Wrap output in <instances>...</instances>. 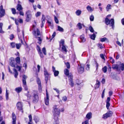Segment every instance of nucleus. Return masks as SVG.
<instances>
[{"label": "nucleus", "instance_id": "58836bf2", "mask_svg": "<svg viewBox=\"0 0 124 124\" xmlns=\"http://www.w3.org/2000/svg\"><path fill=\"white\" fill-rule=\"evenodd\" d=\"M64 40H61L60 43V46H61L64 45Z\"/></svg>", "mask_w": 124, "mask_h": 124}, {"label": "nucleus", "instance_id": "49530a36", "mask_svg": "<svg viewBox=\"0 0 124 124\" xmlns=\"http://www.w3.org/2000/svg\"><path fill=\"white\" fill-rule=\"evenodd\" d=\"M8 93L7 92V89L6 90V98L7 100H8Z\"/></svg>", "mask_w": 124, "mask_h": 124}, {"label": "nucleus", "instance_id": "a211bd4d", "mask_svg": "<svg viewBox=\"0 0 124 124\" xmlns=\"http://www.w3.org/2000/svg\"><path fill=\"white\" fill-rule=\"evenodd\" d=\"M22 89V88L21 87H18L16 88L15 89V91L17 93H19L21 92Z\"/></svg>", "mask_w": 124, "mask_h": 124}, {"label": "nucleus", "instance_id": "13d9d810", "mask_svg": "<svg viewBox=\"0 0 124 124\" xmlns=\"http://www.w3.org/2000/svg\"><path fill=\"white\" fill-rule=\"evenodd\" d=\"M65 64L66 65V66L68 68H69L70 67V65L69 63L68 62L65 63Z\"/></svg>", "mask_w": 124, "mask_h": 124}, {"label": "nucleus", "instance_id": "680f3d73", "mask_svg": "<svg viewBox=\"0 0 124 124\" xmlns=\"http://www.w3.org/2000/svg\"><path fill=\"white\" fill-rule=\"evenodd\" d=\"M108 117V115L106 113L103 115V118H107Z\"/></svg>", "mask_w": 124, "mask_h": 124}, {"label": "nucleus", "instance_id": "774afa93", "mask_svg": "<svg viewBox=\"0 0 124 124\" xmlns=\"http://www.w3.org/2000/svg\"><path fill=\"white\" fill-rule=\"evenodd\" d=\"M98 47L101 48H102L103 47L102 45L100 43H99L98 44Z\"/></svg>", "mask_w": 124, "mask_h": 124}, {"label": "nucleus", "instance_id": "37998d69", "mask_svg": "<svg viewBox=\"0 0 124 124\" xmlns=\"http://www.w3.org/2000/svg\"><path fill=\"white\" fill-rule=\"evenodd\" d=\"M100 83V82L98 81H97L96 85V87L97 88H98L99 87Z\"/></svg>", "mask_w": 124, "mask_h": 124}, {"label": "nucleus", "instance_id": "20e7f679", "mask_svg": "<svg viewBox=\"0 0 124 124\" xmlns=\"http://www.w3.org/2000/svg\"><path fill=\"white\" fill-rule=\"evenodd\" d=\"M114 20L113 19H111L109 20L107 18H106L105 19V23L108 25L109 24L110 26L112 27L113 29L114 25Z\"/></svg>", "mask_w": 124, "mask_h": 124}, {"label": "nucleus", "instance_id": "9d476101", "mask_svg": "<svg viewBox=\"0 0 124 124\" xmlns=\"http://www.w3.org/2000/svg\"><path fill=\"white\" fill-rule=\"evenodd\" d=\"M26 21L27 22L29 21L30 20L31 17V12L30 11H28L26 13Z\"/></svg>", "mask_w": 124, "mask_h": 124}, {"label": "nucleus", "instance_id": "ddd939ff", "mask_svg": "<svg viewBox=\"0 0 124 124\" xmlns=\"http://www.w3.org/2000/svg\"><path fill=\"white\" fill-rule=\"evenodd\" d=\"M37 82L38 85L39 90V91H41L42 89L41 82L40 79L38 77H37Z\"/></svg>", "mask_w": 124, "mask_h": 124}, {"label": "nucleus", "instance_id": "052dcab7", "mask_svg": "<svg viewBox=\"0 0 124 124\" xmlns=\"http://www.w3.org/2000/svg\"><path fill=\"white\" fill-rule=\"evenodd\" d=\"M105 89H104L103 91L101 94V97L102 98H103L104 95V93L105 92Z\"/></svg>", "mask_w": 124, "mask_h": 124}, {"label": "nucleus", "instance_id": "338daca9", "mask_svg": "<svg viewBox=\"0 0 124 124\" xmlns=\"http://www.w3.org/2000/svg\"><path fill=\"white\" fill-rule=\"evenodd\" d=\"M110 105V104L109 103H106V107L108 109Z\"/></svg>", "mask_w": 124, "mask_h": 124}, {"label": "nucleus", "instance_id": "423d86ee", "mask_svg": "<svg viewBox=\"0 0 124 124\" xmlns=\"http://www.w3.org/2000/svg\"><path fill=\"white\" fill-rule=\"evenodd\" d=\"M27 77L25 75H23V87L25 88V89L27 90L28 89L26 85V79L27 78Z\"/></svg>", "mask_w": 124, "mask_h": 124}, {"label": "nucleus", "instance_id": "864d4df0", "mask_svg": "<svg viewBox=\"0 0 124 124\" xmlns=\"http://www.w3.org/2000/svg\"><path fill=\"white\" fill-rule=\"evenodd\" d=\"M90 65L89 64H87L85 68L86 70H89L90 69Z\"/></svg>", "mask_w": 124, "mask_h": 124}, {"label": "nucleus", "instance_id": "a19ab883", "mask_svg": "<svg viewBox=\"0 0 124 124\" xmlns=\"http://www.w3.org/2000/svg\"><path fill=\"white\" fill-rule=\"evenodd\" d=\"M53 72L54 75L55 77L57 76L59 74V72L58 71L56 70L54 71Z\"/></svg>", "mask_w": 124, "mask_h": 124}, {"label": "nucleus", "instance_id": "5701e85b", "mask_svg": "<svg viewBox=\"0 0 124 124\" xmlns=\"http://www.w3.org/2000/svg\"><path fill=\"white\" fill-rule=\"evenodd\" d=\"M54 121L53 123V124H59V122L58 121V117H57V119H56L55 117H54Z\"/></svg>", "mask_w": 124, "mask_h": 124}, {"label": "nucleus", "instance_id": "a18cd8bd", "mask_svg": "<svg viewBox=\"0 0 124 124\" xmlns=\"http://www.w3.org/2000/svg\"><path fill=\"white\" fill-rule=\"evenodd\" d=\"M108 39L106 38H104L100 39V41L101 42H104L105 40H108Z\"/></svg>", "mask_w": 124, "mask_h": 124}, {"label": "nucleus", "instance_id": "4468645a", "mask_svg": "<svg viewBox=\"0 0 124 124\" xmlns=\"http://www.w3.org/2000/svg\"><path fill=\"white\" fill-rule=\"evenodd\" d=\"M45 17L44 15H42V17L41 19L42 23L41 27H43L45 23Z\"/></svg>", "mask_w": 124, "mask_h": 124}, {"label": "nucleus", "instance_id": "2eb2a0df", "mask_svg": "<svg viewBox=\"0 0 124 124\" xmlns=\"http://www.w3.org/2000/svg\"><path fill=\"white\" fill-rule=\"evenodd\" d=\"M73 76L69 78V81L70 82V85L73 87L74 85V84L73 81Z\"/></svg>", "mask_w": 124, "mask_h": 124}, {"label": "nucleus", "instance_id": "39448f33", "mask_svg": "<svg viewBox=\"0 0 124 124\" xmlns=\"http://www.w3.org/2000/svg\"><path fill=\"white\" fill-rule=\"evenodd\" d=\"M10 65L13 67H16L19 71L21 70V67L18 66L17 63H16L14 60L11 61L10 62Z\"/></svg>", "mask_w": 124, "mask_h": 124}, {"label": "nucleus", "instance_id": "dca6fc26", "mask_svg": "<svg viewBox=\"0 0 124 124\" xmlns=\"http://www.w3.org/2000/svg\"><path fill=\"white\" fill-rule=\"evenodd\" d=\"M12 118L13 120L12 123L13 124H16V116L15 114L13 113L12 114Z\"/></svg>", "mask_w": 124, "mask_h": 124}, {"label": "nucleus", "instance_id": "603ef678", "mask_svg": "<svg viewBox=\"0 0 124 124\" xmlns=\"http://www.w3.org/2000/svg\"><path fill=\"white\" fill-rule=\"evenodd\" d=\"M95 35L93 34L91 35L90 36V38L92 39H93V40L95 39Z\"/></svg>", "mask_w": 124, "mask_h": 124}, {"label": "nucleus", "instance_id": "f257e3e1", "mask_svg": "<svg viewBox=\"0 0 124 124\" xmlns=\"http://www.w3.org/2000/svg\"><path fill=\"white\" fill-rule=\"evenodd\" d=\"M53 112L54 117H55L56 119H57V117H58L60 113V109L59 108L58 106L56 105L53 106Z\"/></svg>", "mask_w": 124, "mask_h": 124}, {"label": "nucleus", "instance_id": "de8ad7c7", "mask_svg": "<svg viewBox=\"0 0 124 124\" xmlns=\"http://www.w3.org/2000/svg\"><path fill=\"white\" fill-rule=\"evenodd\" d=\"M94 17L93 15H91L90 17V19L91 21H93L94 20Z\"/></svg>", "mask_w": 124, "mask_h": 124}, {"label": "nucleus", "instance_id": "c03bdc74", "mask_svg": "<svg viewBox=\"0 0 124 124\" xmlns=\"http://www.w3.org/2000/svg\"><path fill=\"white\" fill-rule=\"evenodd\" d=\"M54 20L55 23H59V21L57 17L55 16H54Z\"/></svg>", "mask_w": 124, "mask_h": 124}, {"label": "nucleus", "instance_id": "7c9ffc66", "mask_svg": "<svg viewBox=\"0 0 124 124\" xmlns=\"http://www.w3.org/2000/svg\"><path fill=\"white\" fill-rule=\"evenodd\" d=\"M62 51L65 52V53H66L67 50L65 45L62 46Z\"/></svg>", "mask_w": 124, "mask_h": 124}, {"label": "nucleus", "instance_id": "412c9836", "mask_svg": "<svg viewBox=\"0 0 124 124\" xmlns=\"http://www.w3.org/2000/svg\"><path fill=\"white\" fill-rule=\"evenodd\" d=\"M16 44L14 42H12L10 43V46L11 48H14L16 47Z\"/></svg>", "mask_w": 124, "mask_h": 124}, {"label": "nucleus", "instance_id": "4be33fe9", "mask_svg": "<svg viewBox=\"0 0 124 124\" xmlns=\"http://www.w3.org/2000/svg\"><path fill=\"white\" fill-rule=\"evenodd\" d=\"M109 76L110 78L113 79L115 80L116 79V77L114 75V74L113 73H111Z\"/></svg>", "mask_w": 124, "mask_h": 124}, {"label": "nucleus", "instance_id": "a878e982", "mask_svg": "<svg viewBox=\"0 0 124 124\" xmlns=\"http://www.w3.org/2000/svg\"><path fill=\"white\" fill-rule=\"evenodd\" d=\"M92 113L91 112L88 113L86 115V117L88 119H90L92 117Z\"/></svg>", "mask_w": 124, "mask_h": 124}, {"label": "nucleus", "instance_id": "473e14b6", "mask_svg": "<svg viewBox=\"0 0 124 124\" xmlns=\"http://www.w3.org/2000/svg\"><path fill=\"white\" fill-rule=\"evenodd\" d=\"M3 24L2 23H0V33H3L4 32L2 30V26Z\"/></svg>", "mask_w": 124, "mask_h": 124}, {"label": "nucleus", "instance_id": "aec40b11", "mask_svg": "<svg viewBox=\"0 0 124 124\" xmlns=\"http://www.w3.org/2000/svg\"><path fill=\"white\" fill-rule=\"evenodd\" d=\"M15 60L17 64H19L20 63V59L19 57H17L15 59Z\"/></svg>", "mask_w": 124, "mask_h": 124}, {"label": "nucleus", "instance_id": "bf43d9fd", "mask_svg": "<svg viewBox=\"0 0 124 124\" xmlns=\"http://www.w3.org/2000/svg\"><path fill=\"white\" fill-rule=\"evenodd\" d=\"M45 81L46 83L47 84V81L48 80L49 76H45Z\"/></svg>", "mask_w": 124, "mask_h": 124}, {"label": "nucleus", "instance_id": "c756f323", "mask_svg": "<svg viewBox=\"0 0 124 124\" xmlns=\"http://www.w3.org/2000/svg\"><path fill=\"white\" fill-rule=\"evenodd\" d=\"M75 13L77 15L79 16L81 13V11L80 10L78 9L76 11Z\"/></svg>", "mask_w": 124, "mask_h": 124}, {"label": "nucleus", "instance_id": "0e129e2a", "mask_svg": "<svg viewBox=\"0 0 124 124\" xmlns=\"http://www.w3.org/2000/svg\"><path fill=\"white\" fill-rule=\"evenodd\" d=\"M38 53L41 57L43 58L44 57L43 54L41 51Z\"/></svg>", "mask_w": 124, "mask_h": 124}, {"label": "nucleus", "instance_id": "7ed1b4c3", "mask_svg": "<svg viewBox=\"0 0 124 124\" xmlns=\"http://www.w3.org/2000/svg\"><path fill=\"white\" fill-rule=\"evenodd\" d=\"M120 65V67L117 64H113L112 65V68L113 69L116 70L117 71L120 70V69L122 71L124 69V64L122 63Z\"/></svg>", "mask_w": 124, "mask_h": 124}, {"label": "nucleus", "instance_id": "5fc2aeb1", "mask_svg": "<svg viewBox=\"0 0 124 124\" xmlns=\"http://www.w3.org/2000/svg\"><path fill=\"white\" fill-rule=\"evenodd\" d=\"M11 10L12 13L13 14H16V9L14 8H11Z\"/></svg>", "mask_w": 124, "mask_h": 124}, {"label": "nucleus", "instance_id": "e2e57ef3", "mask_svg": "<svg viewBox=\"0 0 124 124\" xmlns=\"http://www.w3.org/2000/svg\"><path fill=\"white\" fill-rule=\"evenodd\" d=\"M41 13L39 12H37V13L35 14V16L37 17H38V16H40L41 14Z\"/></svg>", "mask_w": 124, "mask_h": 124}, {"label": "nucleus", "instance_id": "ea45409f", "mask_svg": "<svg viewBox=\"0 0 124 124\" xmlns=\"http://www.w3.org/2000/svg\"><path fill=\"white\" fill-rule=\"evenodd\" d=\"M107 115H108V117L111 116L112 115V111H110L109 112H108L106 113Z\"/></svg>", "mask_w": 124, "mask_h": 124}, {"label": "nucleus", "instance_id": "8fccbe9b", "mask_svg": "<svg viewBox=\"0 0 124 124\" xmlns=\"http://www.w3.org/2000/svg\"><path fill=\"white\" fill-rule=\"evenodd\" d=\"M89 29L91 32H94V30L93 29L91 26L89 27Z\"/></svg>", "mask_w": 124, "mask_h": 124}, {"label": "nucleus", "instance_id": "1a4fd4ad", "mask_svg": "<svg viewBox=\"0 0 124 124\" xmlns=\"http://www.w3.org/2000/svg\"><path fill=\"white\" fill-rule=\"evenodd\" d=\"M78 70L79 73H82L84 71V67L83 66L81 65L80 66L78 65Z\"/></svg>", "mask_w": 124, "mask_h": 124}, {"label": "nucleus", "instance_id": "f8f14e48", "mask_svg": "<svg viewBox=\"0 0 124 124\" xmlns=\"http://www.w3.org/2000/svg\"><path fill=\"white\" fill-rule=\"evenodd\" d=\"M64 73L66 75L68 76L69 78L73 76L72 74L71 73H69V70L67 69H66L64 70Z\"/></svg>", "mask_w": 124, "mask_h": 124}, {"label": "nucleus", "instance_id": "6e6d98bb", "mask_svg": "<svg viewBox=\"0 0 124 124\" xmlns=\"http://www.w3.org/2000/svg\"><path fill=\"white\" fill-rule=\"evenodd\" d=\"M37 49L38 53L41 52V50L40 49L39 46L38 45H37Z\"/></svg>", "mask_w": 124, "mask_h": 124}, {"label": "nucleus", "instance_id": "72a5a7b5", "mask_svg": "<svg viewBox=\"0 0 124 124\" xmlns=\"http://www.w3.org/2000/svg\"><path fill=\"white\" fill-rule=\"evenodd\" d=\"M34 119L36 123L38 122L39 120V118L37 116H35L34 117Z\"/></svg>", "mask_w": 124, "mask_h": 124}, {"label": "nucleus", "instance_id": "f3484780", "mask_svg": "<svg viewBox=\"0 0 124 124\" xmlns=\"http://www.w3.org/2000/svg\"><path fill=\"white\" fill-rule=\"evenodd\" d=\"M86 8L88 11L92 12L94 10L93 8H92L90 6L88 5L87 6Z\"/></svg>", "mask_w": 124, "mask_h": 124}, {"label": "nucleus", "instance_id": "f03ea898", "mask_svg": "<svg viewBox=\"0 0 124 124\" xmlns=\"http://www.w3.org/2000/svg\"><path fill=\"white\" fill-rule=\"evenodd\" d=\"M32 102L34 103H36L38 101L39 98L37 91H34L32 92Z\"/></svg>", "mask_w": 124, "mask_h": 124}, {"label": "nucleus", "instance_id": "f704fd0d", "mask_svg": "<svg viewBox=\"0 0 124 124\" xmlns=\"http://www.w3.org/2000/svg\"><path fill=\"white\" fill-rule=\"evenodd\" d=\"M36 38L39 41L38 42V43L40 44L42 42V39L40 37H36Z\"/></svg>", "mask_w": 124, "mask_h": 124}, {"label": "nucleus", "instance_id": "4d7b16f0", "mask_svg": "<svg viewBox=\"0 0 124 124\" xmlns=\"http://www.w3.org/2000/svg\"><path fill=\"white\" fill-rule=\"evenodd\" d=\"M62 100L64 101H66L67 100V98L66 96H64L62 97Z\"/></svg>", "mask_w": 124, "mask_h": 124}, {"label": "nucleus", "instance_id": "c9c22d12", "mask_svg": "<svg viewBox=\"0 0 124 124\" xmlns=\"http://www.w3.org/2000/svg\"><path fill=\"white\" fill-rule=\"evenodd\" d=\"M22 36H21L20 35L18 34V37H19V38L21 40V43L22 44H23L22 41V40L21 39V38L22 37H23H23H24V33H23V31L22 32Z\"/></svg>", "mask_w": 124, "mask_h": 124}, {"label": "nucleus", "instance_id": "2f4dec72", "mask_svg": "<svg viewBox=\"0 0 124 124\" xmlns=\"http://www.w3.org/2000/svg\"><path fill=\"white\" fill-rule=\"evenodd\" d=\"M57 30L61 32H63L64 31L63 29L60 26H57Z\"/></svg>", "mask_w": 124, "mask_h": 124}, {"label": "nucleus", "instance_id": "c85d7f7f", "mask_svg": "<svg viewBox=\"0 0 124 124\" xmlns=\"http://www.w3.org/2000/svg\"><path fill=\"white\" fill-rule=\"evenodd\" d=\"M44 72L45 77L49 76V73L47 72L45 68H44Z\"/></svg>", "mask_w": 124, "mask_h": 124}, {"label": "nucleus", "instance_id": "b1692460", "mask_svg": "<svg viewBox=\"0 0 124 124\" xmlns=\"http://www.w3.org/2000/svg\"><path fill=\"white\" fill-rule=\"evenodd\" d=\"M23 9L21 5L19 4H18L16 8L19 11H20Z\"/></svg>", "mask_w": 124, "mask_h": 124}, {"label": "nucleus", "instance_id": "69168bd1", "mask_svg": "<svg viewBox=\"0 0 124 124\" xmlns=\"http://www.w3.org/2000/svg\"><path fill=\"white\" fill-rule=\"evenodd\" d=\"M29 92H28L27 93V95L28 97V99H30L31 98V95L29 94Z\"/></svg>", "mask_w": 124, "mask_h": 124}, {"label": "nucleus", "instance_id": "79ce46f5", "mask_svg": "<svg viewBox=\"0 0 124 124\" xmlns=\"http://www.w3.org/2000/svg\"><path fill=\"white\" fill-rule=\"evenodd\" d=\"M77 26L79 29H80L82 28V24L80 23H78L77 24Z\"/></svg>", "mask_w": 124, "mask_h": 124}, {"label": "nucleus", "instance_id": "bb28decb", "mask_svg": "<svg viewBox=\"0 0 124 124\" xmlns=\"http://www.w3.org/2000/svg\"><path fill=\"white\" fill-rule=\"evenodd\" d=\"M47 22L49 25L50 26V28L51 29H53V28L54 26L53 23H52L51 21H49L48 20L47 21Z\"/></svg>", "mask_w": 124, "mask_h": 124}, {"label": "nucleus", "instance_id": "3c124183", "mask_svg": "<svg viewBox=\"0 0 124 124\" xmlns=\"http://www.w3.org/2000/svg\"><path fill=\"white\" fill-rule=\"evenodd\" d=\"M111 5L110 4H108L106 8V9L107 11H108L109 9L111 8Z\"/></svg>", "mask_w": 124, "mask_h": 124}, {"label": "nucleus", "instance_id": "6e6552de", "mask_svg": "<svg viewBox=\"0 0 124 124\" xmlns=\"http://www.w3.org/2000/svg\"><path fill=\"white\" fill-rule=\"evenodd\" d=\"M5 14V10L3 8L2 5L0 6V17L1 18L4 16Z\"/></svg>", "mask_w": 124, "mask_h": 124}, {"label": "nucleus", "instance_id": "e433bc0d", "mask_svg": "<svg viewBox=\"0 0 124 124\" xmlns=\"http://www.w3.org/2000/svg\"><path fill=\"white\" fill-rule=\"evenodd\" d=\"M107 67L106 66H105L102 68V71L104 73H106L107 72Z\"/></svg>", "mask_w": 124, "mask_h": 124}, {"label": "nucleus", "instance_id": "9b49d317", "mask_svg": "<svg viewBox=\"0 0 124 124\" xmlns=\"http://www.w3.org/2000/svg\"><path fill=\"white\" fill-rule=\"evenodd\" d=\"M36 32H37V36H38L40 35V32L39 30V29L37 28L36 31L34 29L33 30V31L32 32V33L35 36H36Z\"/></svg>", "mask_w": 124, "mask_h": 124}, {"label": "nucleus", "instance_id": "6ab92c4d", "mask_svg": "<svg viewBox=\"0 0 124 124\" xmlns=\"http://www.w3.org/2000/svg\"><path fill=\"white\" fill-rule=\"evenodd\" d=\"M80 38L81 39V42H84L86 40V39L85 38L84 35L83 34L80 36Z\"/></svg>", "mask_w": 124, "mask_h": 124}, {"label": "nucleus", "instance_id": "cd10ccee", "mask_svg": "<svg viewBox=\"0 0 124 124\" xmlns=\"http://www.w3.org/2000/svg\"><path fill=\"white\" fill-rule=\"evenodd\" d=\"M13 70L14 71V76L15 78H16L18 75V73L15 69H14Z\"/></svg>", "mask_w": 124, "mask_h": 124}, {"label": "nucleus", "instance_id": "09e8293b", "mask_svg": "<svg viewBox=\"0 0 124 124\" xmlns=\"http://www.w3.org/2000/svg\"><path fill=\"white\" fill-rule=\"evenodd\" d=\"M42 51L45 55H46V49L45 47H43L42 49Z\"/></svg>", "mask_w": 124, "mask_h": 124}, {"label": "nucleus", "instance_id": "0eeeda50", "mask_svg": "<svg viewBox=\"0 0 124 124\" xmlns=\"http://www.w3.org/2000/svg\"><path fill=\"white\" fill-rule=\"evenodd\" d=\"M23 104L21 102H18L16 104V107L17 109L20 111H21L22 112H23Z\"/></svg>", "mask_w": 124, "mask_h": 124}, {"label": "nucleus", "instance_id": "4c0bfd02", "mask_svg": "<svg viewBox=\"0 0 124 124\" xmlns=\"http://www.w3.org/2000/svg\"><path fill=\"white\" fill-rule=\"evenodd\" d=\"M21 45L20 43L19 44H16V48L17 49H19L20 47L21 46Z\"/></svg>", "mask_w": 124, "mask_h": 124}, {"label": "nucleus", "instance_id": "393cba45", "mask_svg": "<svg viewBox=\"0 0 124 124\" xmlns=\"http://www.w3.org/2000/svg\"><path fill=\"white\" fill-rule=\"evenodd\" d=\"M45 99V104L46 105H48L49 104V97H46Z\"/></svg>", "mask_w": 124, "mask_h": 124}]
</instances>
